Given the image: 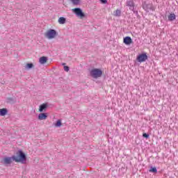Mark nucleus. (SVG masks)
<instances>
[{
    "mask_svg": "<svg viewBox=\"0 0 178 178\" xmlns=\"http://www.w3.org/2000/svg\"><path fill=\"white\" fill-rule=\"evenodd\" d=\"M33 63H28L26 64V69H31L33 68Z\"/></svg>",
    "mask_w": 178,
    "mask_h": 178,
    "instance_id": "19",
    "label": "nucleus"
},
{
    "mask_svg": "<svg viewBox=\"0 0 178 178\" xmlns=\"http://www.w3.org/2000/svg\"><path fill=\"white\" fill-rule=\"evenodd\" d=\"M143 137H145V138H148V137H149V135H148V134L144 133V134H143Z\"/></svg>",
    "mask_w": 178,
    "mask_h": 178,
    "instance_id": "22",
    "label": "nucleus"
},
{
    "mask_svg": "<svg viewBox=\"0 0 178 178\" xmlns=\"http://www.w3.org/2000/svg\"><path fill=\"white\" fill-rule=\"evenodd\" d=\"M90 74L91 77H93V79H98V77H101V76H102V70L98 68H95L90 71Z\"/></svg>",
    "mask_w": 178,
    "mask_h": 178,
    "instance_id": "2",
    "label": "nucleus"
},
{
    "mask_svg": "<svg viewBox=\"0 0 178 178\" xmlns=\"http://www.w3.org/2000/svg\"><path fill=\"white\" fill-rule=\"evenodd\" d=\"M47 108H48V104H42L39 107V112H44V111H45V109H47Z\"/></svg>",
    "mask_w": 178,
    "mask_h": 178,
    "instance_id": "11",
    "label": "nucleus"
},
{
    "mask_svg": "<svg viewBox=\"0 0 178 178\" xmlns=\"http://www.w3.org/2000/svg\"><path fill=\"white\" fill-rule=\"evenodd\" d=\"M120 15H122V11H120V10H117L113 13L114 16H120Z\"/></svg>",
    "mask_w": 178,
    "mask_h": 178,
    "instance_id": "16",
    "label": "nucleus"
},
{
    "mask_svg": "<svg viewBox=\"0 0 178 178\" xmlns=\"http://www.w3.org/2000/svg\"><path fill=\"white\" fill-rule=\"evenodd\" d=\"M72 12L76 14V15L78 17H81V19H83V17H86V14L83 13V10L80 8H73Z\"/></svg>",
    "mask_w": 178,
    "mask_h": 178,
    "instance_id": "4",
    "label": "nucleus"
},
{
    "mask_svg": "<svg viewBox=\"0 0 178 178\" xmlns=\"http://www.w3.org/2000/svg\"><path fill=\"white\" fill-rule=\"evenodd\" d=\"M47 60H48V57L47 56H42L39 58V62L40 65H44V63H47Z\"/></svg>",
    "mask_w": 178,
    "mask_h": 178,
    "instance_id": "8",
    "label": "nucleus"
},
{
    "mask_svg": "<svg viewBox=\"0 0 178 178\" xmlns=\"http://www.w3.org/2000/svg\"><path fill=\"white\" fill-rule=\"evenodd\" d=\"M27 159V157L26 156V154L23 152L22 150H18L17 152V156L14 155L11 157L6 156L3 159V163L4 165H10L13 161L14 162H22V163H24Z\"/></svg>",
    "mask_w": 178,
    "mask_h": 178,
    "instance_id": "1",
    "label": "nucleus"
},
{
    "mask_svg": "<svg viewBox=\"0 0 178 178\" xmlns=\"http://www.w3.org/2000/svg\"><path fill=\"white\" fill-rule=\"evenodd\" d=\"M149 172H150L152 173H157L158 170H156V168L154 167V168H151V169L149 170Z\"/></svg>",
    "mask_w": 178,
    "mask_h": 178,
    "instance_id": "17",
    "label": "nucleus"
},
{
    "mask_svg": "<svg viewBox=\"0 0 178 178\" xmlns=\"http://www.w3.org/2000/svg\"><path fill=\"white\" fill-rule=\"evenodd\" d=\"M64 70H65V72H69V70H70L69 67L65 65V66H64Z\"/></svg>",
    "mask_w": 178,
    "mask_h": 178,
    "instance_id": "20",
    "label": "nucleus"
},
{
    "mask_svg": "<svg viewBox=\"0 0 178 178\" xmlns=\"http://www.w3.org/2000/svg\"><path fill=\"white\" fill-rule=\"evenodd\" d=\"M168 20L170 22H173V20H176V15L175 13H171L168 15Z\"/></svg>",
    "mask_w": 178,
    "mask_h": 178,
    "instance_id": "12",
    "label": "nucleus"
},
{
    "mask_svg": "<svg viewBox=\"0 0 178 178\" xmlns=\"http://www.w3.org/2000/svg\"><path fill=\"white\" fill-rule=\"evenodd\" d=\"M57 35L58 33H56V31H55V29H50L46 33L45 37L49 38V40H52V38H55Z\"/></svg>",
    "mask_w": 178,
    "mask_h": 178,
    "instance_id": "3",
    "label": "nucleus"
},
{
    "mask_svg": "<svg viewBox=\"0 0 178 178\" xmlns=\"http://www.w3.org/2000/svg\"><path fill=\"white\" fill-rule=\"evenodd\" d=\"M54 126L55 127H60V126H62V121H60V120H58Z\"/></svg>",
    "mask_w": 178,
    "mask_h": 178,
    "instance_id": "15",
    "label": "nucleus"
},
{
    "mask_svg": "<svg viewBox=\"0 0 178 178\" xmlns=\"http://www.w3.org/2000/svg\"><path fill=\"white\" fill-rule=\"evenodd\" d=\"M71 2H72L73 5H79L80 0H71Z\"/></svg>",
    "mask_w": 178,
    "mask_h": 178,
    "instance_id": "18",
    "label": "nucleus"
},
{
    "mask_svg": "<svg viewBox=\"0 0 178 178\" xmlns=\"http://www.w3.org/2000/svg\"><path fill=\"white\" fill-rule=\"evenodd\" d=\"M8 113V109L6 108H1L0 109V116H5Z\"/></svg>",
    "mask_w": 178,
    "mask_h": 178,
    "instance_id": "13",
    "label": "nucleus"
},
{
    "mask_svg": "<svg viewBox=\"0 0 178 178\" xmlns=\"http://www.w3.org/2000/svg\"><path fill=\"white\" fill-rule=\"evenodd\" d=\"M127 6L129 7L130 10H134V7L136 4L133 0H129L127 1Z\"/></svg>",
    "mask_w": 178,
    "mask_h": 178,
    "instance_id": "6",
    "label": "nucleus"
},
{
    "mask_svg": "<svg viewBox=\"0 0 178 178\" xmlns=\"http://www.w3.org/2000/svg\"><path fill=\"white\" fill-rule=\"evenodd\" d=\"M6 102L7 104H15L16 97H8L6 99Z\"/></svg>",
    "mask_w": 178,
    "mask_h": 178,
    "instance_id": "9",
    "label": "nucleus"
},
{
    "mask_svg": "<svg viewBox=\"0 0 178 178\" xmlns=\"http://www.w3.org/2000/svg\"><path fill=\"white\" fill-rule=\"evenodd\" d=\"M58 23H59V24H65V23H66V18H65L63 17H60L58 19Z\"/></svg>",
    "mask_w": 178,
    "mask_h": 178,
    "instance_id": "14",
    "label": "nucleus"
},
{
    "mask_svg": "<svg viewBox=\"0 0 178 178\" xmlns=\"http://www.w3.org/2000/svg\"><path fill=\"white\" fill-rule=\"evenodd\" d=\"M131 42H133V40L131 39V38L127 36L124 38V44H125L126 45H130Z\"/></svg>",
    "mask_w": 178,
    "mask_h": 178,
    "instance_id": "7",
    "label": "nucleus"
},
{
    "mask_svg": "<svg viewBox=\"0 0 178 178\" xmlns=\"http://www.w3.org/2000/svg\"><path fill=\"white\" fill-rule=\"evenodd\" d=\"M100 2L103 4L108 3V0H100Z\"/></svg>",
    "mask_w": 178,
    "mask_h": 178,
    "instance_id": "21",
    "label": "nucleus"
},
{
    "mask_svg": "<svg viewBox=\"0 0 178 178\" xmlns=\"http://www.w3.org/2000/svg\"><path fill=\"white\" fill-rule=\"evenodd\" d=\"M48 118V115H47V113H42L38 115V119L39 120H45Z\"/></svg>",
    "mask_w": 178,
    "mask_h": 178,
    "instance_id": "10",
    "label": "nucleus"
},
{
    "mask_svg": "<svg viewBox=\"0 0 178 178\" xmlns=\"http://www.w3.org/2000/svg\"><path fill=\"white\" fill-rule=\"evenodd\" d=\"M147 59H148V56H147V53L140 54L136 58V60H138L140 63L145 62Z\"/></svg>",
    "mask_w": 178,
    "mask_h": 178,
    "instance_id": "5",
    "label": "nucleus"
}]
</instances>
